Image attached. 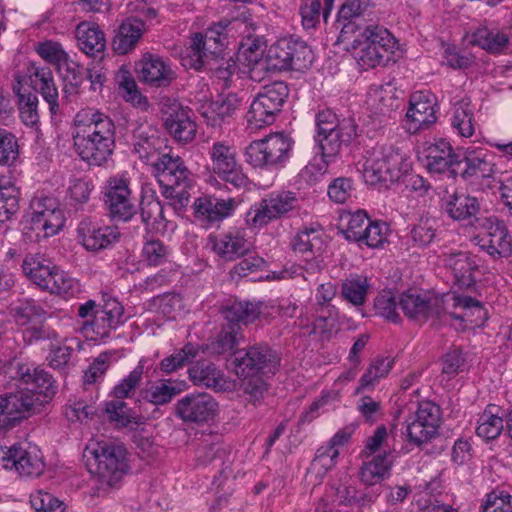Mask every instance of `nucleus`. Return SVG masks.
I'll return each mask as SVG.
<instances>
[{
	"instance_id": "obj_14",
	"label": "nucleus",
	"mask_w": 512,
	"mask_h": 512,
	"mask_svg": "<svg viewBox=\"0 0 512 512\" xmlns=\"http://www.w3.org/2000/svg\"><path fill=\"white\" fill-rule=\"evenodd\" d=\"M131 194L130 178L126 174H117L107 179L104 203L114 220L125 222L135 215L136 206Z\"/></svg>"
},
{
	"instance_id": "obj_58",
	"label": "nucleus",
	"mask_w": 512,
	"mask_h": 512,
	"mask_svg": "<svg viewBox=\"0 0 512 512\" xmlns=\"http://www.w3.org/2000/svg\"><path fill=\"white\" fill-rule=\"evenodd\" d=\"M18 96V106L22 122L27 126H34L39 121L37 110L38 98L31 92H21L20 86L14 87Z\"/></svg>"
},
{
	"instance_id": "obj_6",
	"label": "nucleus",
	"mask_w": 512,
	"mask_h": 512,
	"mask_svg": "<svg viewBox=\"0 0 512 512\" xmlns=\"http://www.w3.org/2000/svg\"><path fill=\"white\" fill-rule=\"evenodd\" d=\"M403 156L393 145L376 144L363 155V178L367 184L397 181L403 170Z\"/></svg>"
},
{
	"instance_id": "obj_18",
	"label": "nucleus",
	"mask_w": 512,
	"mask_h": 512,
	"mask_svg": "<svg viewBox=\"0 0 512 512\" xmlns=\"http://www.w3.org/2000/svg\"><path fill=\"white\" fill-rule=\"evenodd\" d=\"M116 127L113 120L94 109L79 111L74 118L73 139L95 137L115 144Z\"/></svg>"
},
{
	"instance_id": "obj_50",
	"label": "nucleus",
	"mask_w": 512,
	"mask_h": 512,
	"mask_svg": "<svg viewBox=\"0 0 512 512\" xmlns=\"http://www.w3.org/2000/svg\"><path fill=\"white\" fill-rule=\"evenodd\" d=\"M199 352V345L187 343L181 349L175 350L173 354L162 359L159 363V368L164 374H172L192 362Z\"/></svg>"
},
{
	"instance_id": "obj_21",
	"label": "nucleus",
	"mask_w": 512,
	"mask_h": 512,
	"mask_svg": "<svg viewBox=\"0 0 512 512\" xmlns=\"http://www.w3.org/2000/svg\"><path fill=\"white\" fill-rule=\"evenodd\" d=\"M77 235L86 250L99 251L117 242L120 233L117 227L102 226L97 221L86 218L79 223Z\"/></svg>"
},
{
	"instance_id": "obj_47",
	"label": "nucleus",
	"mask_w": 512,
	"mask_h": 512,
	"mask_svg": "<svg viewBox=\"0 0 512 512\" xmlns=\"http://www.w3.org/2000/svg\"><path fill=\"white\" fill-rule=\"evenodd\" d=\"M19 189L5 177L0 178V222H6L19 210Z\"/></svg>"
},
{
	"instance_id": "obj_9",
	"label": "nucleus",
	"mask_w": 512,
	"mask_h": 512,
	"mask_svg": "<svg viewBox=\"0 0 512 512\" xmlns=\"http://www.w3.org/2000/svg\"><path fill=\"white\" fill-rule=\"evenodd\" d=\"M209 157L212 171L218 178L236 189L250 188L251 181L243 172L233 145L226 141H216L209 149Z\"/></svg>"
},
{
	"instance_id": "obj_11",
	"label": "nucleus",
	"mask_w": 512,
	"mask_h": 512,
	"mask_svg": "<svg viewBox=\"0 0 512 512\" xmlns=\"http://www.w3.org/2000/svg\"><path fill=\"white\" fill-rule=\"evenodd\" d=\"M16 324L23 328V338L27 343L41 339H56L57 333L43 325L47 311L34 299L23 298L11 309Z\"/></svg>"
},
{
	"instance_id": "obj_23",
	"label": "nucleus",
	"mask_w": 512,
	"mask_h": 512,
	"mask_svg": "<svg viewBox=\"0 0 512 512\" xmlns=\"http://www.w3.org/2000/svg\"><path fill=\"white\" fill-rule=\"evenodd\" d=\"M209 244L219 257L227 261L244 256L252 247L251 242L246 238L245 230L237 228L219 235H211Z\"/></svg>"
},
{
	"instance_id": "obj_34",
	"label": "nucleus",
	"mask_w": 512,
	"mask_h": 512,
	"mask_svg": "<svg viewBox=\"0 0 512 512\" xmlns=\"http://www.w3.org/2000/svg\"><path fill=\"white\" fill-rule=\"evenodd\" d=\"M241 102L242 100L237 94L229 93L210 103L203 116L206 118L208 125L213 127L220 126L233 117L239 109Z\"/></svg>"
},
{
	"instance_id": "obj_37",
	"label": "nucleus",
	"mask_w": 512,
	"mask_h": 512,
	"mask_svg": "<svg viewBox=\"0 0 512 512\" xmlns=\"http://www.w3.org/2000/svg\"><path fill=\"white\" fill-rule=\"evenodd\" d=\"M503 411L494 404L488 405L479 415L476 434L478 437L489 441L496 439L503 431Z\"/></svg>"
},
{
	"instance_id": "obj_48",
	"label": "nucleus",
	"mask_w": 512,
	"mask_h": 512,
	"mask_svg": "<svg viewBox=\"0 0 512 512\" xmlns=\"http://www.w3.org/2000/svg\"><path fill=\"white\" fill-rule=\"evenodd\" d=\"M479 209L477 198L464 193L454 194L446 204L447 213L455 220L470 219Z\"/></svg>"
},
{
	"instance_id": "obj_53",
	"label": "nucleus",
	"mask_w": 512,
	"mask_h": 512,
	"mask_svg": "<svg viewBox=\"0 0 512 512\" xmlns=\"http://www.w3.org/2000/svg\"><path fill=\"white\" fill-rule=\"evenodd\" d=\"M277 114L278 112H276L273 107L256 96L246 115L248 127L251 129H259L270 125L274 122Z\"/></svg>"
},
{
	"instance_id": "obj_63",
	"label": "nucleus",
	"mask_w": 512,
	"mask_h": 512,
	"mask_svg": "<svg viewBox=\"0 0 512 512\" xmlns=\"http://www.w3.org/2000/svg\"><path fill=\"white\" fill-rule=\"evenodd\" d=\"M345 219H347L346 226L343 228L345 238L359 243L363 237L367 224L370 223L367 213L363 210H358L354 213L347 214ZM342 220H344V217Z\"/></svg>"
},
{
	"instance_id": "obj_39",
	"label": "nucleus",
	"mask_w": 512,
	"mask_h": 512,
	"mask_svg": "<svg viewBox=\"0 0 512 512\" xmlns=\"http://www.w3.org/2000/svg\"><path fill=\"white\" fill-rule=\"evenodd\" d=\"M368 104L376 114L381 115L397 109L400 106L397 89L391 83L372 87L368 94Z\"/></svg>"
},
{
	"instance_id": "obj_41",
	"label": "nucleus",
	"mask_w": 512,
	"mask_h": 512,
	"mask_svg": "<svg viewBox=\"0 0 512 512\" xmlns=\"http://www.w3.org/2000/svg\"><path fill=\"white\" fill-rule=\"evenodd\" d=\"M260 304L253 302H233L222 310L227 321L225 326H235L240 329V324L247 325L255 321L260 315Z\"/></svg>"
},
{
	"instance_id": "obj_30",
	"label": "nucleus",
	"mask_w": 512,
	"mask_h": 512,
	"mask_svg": "<svg viewBox=\"0 0 512 512\" xmlns=\"http://www.w3.org/2000/svg\"><path fill=\"white\" fill-rule=\"evenodd\" d=\"M74 147L82 160L90 165L101 166L113 154L115 144L92 136L74 139Z\"/></svg>"
},
{
	"instance_id": "obj_52",
	"label": "nucleus",
	"mask_w": 512,
	"mask_h": 512,
	"mask_svg": "<svg viewBox=\"0 0 512 512\" xmlns=\"http://www.w3.org/2000/svg\"><path fill=\"white\" fill-rule=\"evenodd\" d=\"M437 236V223L432 218H421L414 224L407 236L411 247L424 248L430 245Z\"/></svg>"
},
{
	"instance_id": "obj_13",
	"label": "nucleus",
	"mask_w": 512,
	"mask_h": 512,
	"mask_svg": "<svg viewBox=\"0 0 512 512\" xmlns=\"http://www.w3.org/2000/svg\"><path fill=\"white\" fill-rule=\"evenodd\" d=\"M441 410L431 401L418 404L414 415L406 421L405 436L408 443L417 447L430 442L438 435Z\"/></svg>"
},
{
	"instance_id": "obj_22",
	"label": "nucleus",
	"mask_w": 512,
	"mask_h": 512,
	"mask_svg": "<svg viewBox=\"0 0 512 512\" xmlns=\"http://www.w3.org/2000/svg\"><path fill=\"white\" fill-rule=\"evenodd\" d=\"M139 78L149 86L160 88L169 86L177 75L169 59L147 53L140 61Z\"/></svg>"
},
{
	"instance_id": "obj_56",
	"label": "nucleus",
	"mask_w": 512,
	"mask_h": 512,
	"mask_svg": "<svg viewBox=\"0 0 512 512\" xmlns=\"http://www.w3.org/2000/svg\"><path fill=\"white\" fill-rule=\"evenodd\" d=\"M144 367L145 360L141 359L137 366L114 386L112 395L123 400L133 397L143 379Z\"/></svg>"
},
{
	"instance_id": "obj_16",
	"label": "nucleus",
	"mask_w": 512,
	"mask_h": 512,
	"mask_svg": "<svg viewBox=\"0 0 512 512\" xmlns=\"http://www.w3.org/2000/svg\"><path fill=\"white\" fill-rule=\"evenodd\" d=\"M173 409L174 415L183 423L202 425L217 415L218 403L208 393L194 392L178 399Z\"/></svg>"
},
{
	"instance_id": "obj_36",
	"label": "nucleus",
	"mask_w": 512,
	"mask_h": 512,
	"mask_svg": "<svg viewBox=\"0 0 512 512\" xmlns=\"http://www.w3.org/2000/svg\"><path fill=\"white\" fill-rule=\"evenodd\" d=\"M323 233L319 227L304 226L291 239L292 250L304 255H316L323 249Z\"/></svg>"
},
{
	"instance_id": "obj_3",
	"label": "nucleus",
	"mask_w": 512,
	"mask_h": 512,
	"mask_svg": "<svg viewBox=\"0 0 512 512\" xmlns=\"http://www.w3.org/2000/svg\"><path fill=\"white\" fill-rule=\"evenodd\" d=\"M351 54L360 67L367 70L395 62L399 46L395 37L378 25H367L358 31L351 42Z\"/></svg>"
},
{
	"instance_id": "obj_42",
	"label": "nucleus",
	"mask_w": 512,
	"mask_h": 512,
	"mask_svg": "<svg viewBox=\"0 0 512 512\" xmlns=\"http://www.w3.org/2000/svg\"><path fill=\"white\" fill-rule=\"evenodd\" d=\"M183 389L172 379H163L141 390V397L153 405H166Z\"/></svg>"
},
{
	"instance_id": "obj_24",
	"label": "nucleus",
	"mask_w": 512,
	"mask_h": 512,
	"mask_svg": "<svg viewBox=\"0 0 512 512\" xmlns=\"http://www.w3.org/2000/svg\"><path fill=\"white\" fill-rule=\"evenodd\" d=\"M165 114V128L176 141L188 143L195 138L197 129L191 110L174 101Z\"/></svg>"
},
{
	"instance_id": "obj_12",
	"label": "nucleus",
	"mask_w": 512,
	"mask_h": 512,
	"mask_svg": "<svg viewBox=\"0 0 512 512\" xmlns=\"http://www.w3.org/2000/svg\"><path fill=\"white\" fill-rule=\"evenodd\" d=\"M64 221L63 211L59 208V203L55 198L32 199L27 223L37 238L54 236L63 227Z\"/></svg>"
},
{
	"instance_id": "obj_33",
	"label": "nucleus",
	"mask_w": 512,
	"mask_h": 512,
	"mask_svg": "<svg viewBox=\"0 0 512 512\" xmlns=\"http://www.w3.org/2000/svg\"><path fill=\"white\" fill-rule=\"evenodd\" d=\"M30 78L35 90L38 91L48 103L50 112L56 114L59 110V93L54 82L52 71L47 67H34L31 71Z\"/></svg>"
},
{
	"instance_id": "obj_7",
	"label": "nucleus",
	"mask_w": 512,
	"mask_h": 512,
	"mask_svg": "<svg viewBox=\"0 0 512 512\" xmlns=\"http://www.w3.org/2000/svg\"><path fill=\"white\" fill-rule=\"evenodd\" d=\"M272 69L302 71L311 66L314 55L311 48L297 38H282L272 44L266 55Z\"/></svg>"
},
{
	"instance_id": "obj_28",
	"label": "nucleus",
	"mask_w": 512,
	"mask_h": 512,
	"mask_svg": "<svg viewBox=\"0 0 512 512\" xmlns=\"http://www.w3.org/2000/svg\"><path fill=\"white\" fill-rule=\"evenodd\" d=\"M188 376L196 386H204L215 391H226L232 388V382L226 379L215 364L208 361L196 362L188 369Z\"/></svg>"
},
{
	"instance_id": "obj_59",
	"label": "nucleus",
	"mask_w": 512,
	"mask_h": 512,
	"mask_svg": "<svg viewBox=\"0 0 512 512\" xmlns=\"http://www.w3.org/2000/svg\"><path fill=\"white\" fill-rule=\"evenodd\" d=\"M117 81L119 84V89L121 90V94L127 102L132 103L136 107L147 109V98L139 92L135 80L127 71L121 72L117 76Z\"/></svg>"
},
{
	"instance_id": "obj_26",
	"label": "nucleus",
	"mask_w": 512,
	"mask_h": 512,
	"mask_svg": "<svg viewBox=\"0 0 512 512\" xmlns=\"http://www.w3.org/2000/svg\"><path fill=\"white\" fill-rule=\"evenodd\" d=\"M147 30L145 21L137 16L127 17L112 39V49L118 55L133 51Z\"/></svg>"
},
{
	"instance_id": "obj_8",
	"label": "nucleus",
	"mask_w": 512,
	"mask_h": 512,
	"mask_svg": "<svg viewBox=\"0 0 512 512\" xmlns=\"http://www.w3.org/2000/svg\"><path fill=\"white\" fill-rule=\"evenodd\" d=\"M292 144L291 138L284 133H273L252 141L244 155L247 163L255 168L276 166L289 158Z\"/></svg>"
},
{
	"instance_id": "obj_31",
	"label": "nucleus",
	"mask_w": 512,
	"mask_h": 512,
	"mask_svg": "<svg viewBox=\"0 0 512 512\" xmlns=\"http://www.w3.org/2000/svg\"><path fill=\"white\" fill-rule=\"evenodd\" d=\"M79 49L88 56H96L105 51L106 38L100 26L93 22L82 21L75 29Z\"/></svg>"
},
{
	"instance_id": "obj_46",
	"label": "nucleus",
	"mask_w": 512,
	"mask_h": 512,
	"mask_svg": "<svg viewBox=\"0 0 512 512\" xmlns=\"http://www.w3.org/2000/svg\"><path fill=\"white\" fill-rule=\"evenodd\" d=\"M491 158L492 156L484 151H479L477 153L470 154L464 160H461L462 165H464L465 167L463 169L460 167V172L464 177H490L495 169V165L492 162Z\"/></svg>"
},
{
	"instance_id": "obj_55",
	"label": "nucleus",
	"mask_w": 512,
	"mask_h": 512,
	"mask_svg": "<svg viewBox=\"0 0 512 512\" xmlns=\"http://www.w3.org/2000/svg\"><path fill=\"white\" fill-rule=\"evenodd\" d=\"M452 126L463 137H471L474 134L473 107L468 99L461 100L455 107L452 117Z\"/></svg>"
},
{
	"instance_id": "obj_60",
	"label": "nucleus",
	"mask_w": 512,
	"mask_h": 512,
	"mask_svg": "<svg viewBox=\"0 0 512 512\" xmlns=\"http://www.w3.org/2000/svg\"><path fill=\"white\" fill-rule=\"evenodd\" d=\"M288 95L289 89L287 84L282 81H275L265 85L258 93L257 97L269 104L279 113Z\"/></svg>"
},
{
	"instance_id": "obj_35",
	"label": "nucleus",
	"mask_w": 512,
	"mask_h": 512,
	"mask_svg": "<svg viewBox=\"0 0 512 512\" xmlns=\"http://www.w3.org/2000/svg\"><path fill=\"white\" fill-rule=\"evenodd\" d=\"M443 257L446 266L451 269L459 285L469 287L475 282L473 272L476 264L467 252L445 253Z\"/></svg>"
},
{
	"instance_id": "obj_4",
	"label": "nucleus",
	"mask_w": 512,
	"mask_h": 512,
	"mask_svg": "<svg viewBox=\"0 0 512 512\" xmlns=\"http://www.w3.org/2000/svg\"><path fill=\"white\" fill-rule=\"evenodd\" d=\"M151 165L163 196L171 201L175 209L186 207L194 179L182 158L171 152L164 153L151 162Z\"/></svg>"
},
{
	"instance_id": "obj_17",
	"label": "nucleus",
	"mask_w": 512,
	"mask_h": 512,
	"mask_svg": "<svg viewBox=\"0 0 512 512\" xmlns=\"http://www.w3.org/2000/svg\"><path fill=\"white\" fill-rule=\"evenodd\" d=\"M399 307L408 318L424 323L445 313V297L407 291L399 296Z\"/></svg>"
},
{
	"instance_id": "obj_10",
	"label": "nucleus",
	"mask_w": 512,
	"mask_h": 512,
	"mask_svg": "<svg viewBox=\"0 0 512 512\" xmlns=\"http://www.w3.org/2000/svg\"><path fill=\"white\" fill-rule=\"evenodd\" d=\"M233 364L240 377L274 374L280 365V357L267 344H256L235 351Z\"/></svg>"
},
{
	"instance_id": "obj_25",
	"label": "nucleus",
	"mask_w": 512,
	"mask_h": 512,
	"mask_svg": "<svg viewBox=\"0 0 512 512\" xmlns=\"http://www.w3.org/2000/svg\"><path fill=\"white\" fill-rule=\"evenodd\" d=\"M425 166L429 172L444 173L448 171L452 176L460 173L462 161L453 152L449 142L440 139L426 149Z\"/></svg>"
},
{
	"instance_id": "obj_45",
	"label": "nucleus",
	"mask_w": 512,
	"mask_h": 512,
	"mask_svg": "<svg viewBox=\"0 0 512 512\" xmlns=\"http://www.w3.org/2000/svg\"><path fill=\"white\" fill-rule=\"evenodd\" d=\"M391 466L392 457L390 454L377 455L361 467V481L367 485H374L389 475Z\"/></svg>"
},
{
	"instance_id": "obj_15",
	"label": "nucleus",
	"mask_w": 512,
	"mask_h": 512,
	"mask_svg": "<svg viewBox=\"0 0 512 512\" xmlns=\"http://www.w3.org/2000/svg\"><path fill=\"white\" fill-rule=\"evenodd\" d=\"M6 470H15L21 477H38L44 471V461L37 446L29 443H16L6 448L1 456Z\"/></svg>"
},
{
	"instance_id": "obj_20",
	"label": "nucleus",
	"mask_w": 512,
	"mask_h": 512,
	"mask_svg": "<svg viewBox=\"0 0 512 512\" xmlns=\"http://www.w3.org/2000/svg\"><path fill=\"white\" fill-rule=\"evenodd\" d=\"M436 120L435 101L432 94L422 91L413 93L406 113L405 128L407 132L415 134L428 128Z\"/></svg>"
},
{
	"instance_id": "obj_1",
	"label": "nucleus",
	"mask_w": 512,
	"mask_h": 512,
	"mask_svg": "<svg viewBox=\"0 0 512 512\" xmlns=\"http://www.w3.org/2000/svg\"><path fill=\"white\" fill-rule=\"evenodd\" d=\"M6 373L17 390L0 395V431L38 413L56 391L53 377L32 364L14 361Z\"/></svg>"
},
{
	"instance_id": "obj_2",
	"label": "nucleus",
	"mask_w": 512,
	"mask_h": 512,
	"mask_svg": "<svg viewBox=\"0 0 512 512\" xmlns=\"http://www.w3.org/2000/svg\"><path fill=\"white\" fill-rule=\"evenodd\" d=\"M244 21L240 18L221 20L207 29L205 34L195 33L183 58L185 65L195 70H207L217 79L230 86L237 64L231 58L223 56L224 41L232 30H239Z\"/></svg>"
},
{
	"instance_id": "obj_5",
	"label": "nucleus",
	"mask_w": 512,
	"mask_h": 512,
	"mask_svg": "<svg viewBox=\"0 0 512 512\" xmlns=\"http://www.w3.org/2000/svg\"><path fill=\"white\" fill-rule=\"evenodd\" d=\"M90 471L102 485L116 487L128 471V453L121 443L91 441L85 449Z\"/></svg>"
},
{
	"instance_id": "obj_62",
	"label": "nucleus",
	"mask_w": 512,
	"mask_h": 512,
	"mask_svg": "<svg viewBox=\"0 0 512 512\" xmlns=\"http://www.w3.org/2000/svg\"><path fill=\"white\" fill-rule=\"evenodd\" d=\"M266 198L277 220L293 211L298 204L296 194L291 191L272 192Z\"/></svg>"
},
{
	"instance_id": "obj_40",
	"label": "nucleus",
	"mask_w": 512,
	"mask_h": 512,
	"mask_svg": "<svg viewBox=\"0 0 512 512\" xmlns=\"http://www.w3.org/2000/svg\"><path fill=\"white\" fill-rule=\"evenodd\" d=\"M370 1L371 0H345L341 5L338 12L339 19L348 20V23L344 24L341 30L343 41L349 39V34L355 33L356 30L360 31L363 29L360 27L357 20L366 12L370 6Z\"/></svg>"
},
{
	"instance_id": "obj_38",
	"label": "nucleus",
	"mask_w": 512,
	"mask_h": 512,
	"mask_svg": "<svg viewBox=\"0 0 512 512\" xmlns=\"http://www.w3.org/2000/svg\"><path fill=\"white\" fill-rule=\"evenodd\" d=\"M54 265L40 253L27 254L22 262V271L33 284L42 289L51 275Z\"/></svg>"
},
{
	"instance_id": "obj_44",
	"label": "nucleus",
	"mask_w": 512,
	"mask_h": 512,
	"mask_svg": "<svg viewBox=\"0 0 512 512\" xmlns=\"http://www.w3.org/2000/svg\"><path fill=\"white\" fill-rule=\"evenodd\" d=\"M42 290L48 291L52 294L72 297L76 293L80 292V285L76 279L72 278L65 271L54 265V269Z\"/></svg>"
},
{
	"instance_id": "obj_19",
	"label": "nucleus",
	"mask_w": 512,
	"mask_h": 512,
	"mask_svg": "<svg viewBox=\"0 0 512 512\" xmlns=\"http://www.w3.org/2000/svg\"><path fill=\"white\" fill-rule=\"evenodd\" d=\"M484 230L474 237L476 245L493 257H506L511 253V239L505 224L497 219L486 218Z\"/></svg>"
},
{
	"instance_id": "obj_61",
	"label": "nucleus",
	"mask_w": 512,
	"mask_h": 512,
	"mask_svg": "<svg viewBox=\"0 0 512 512\" xmlns=\"http://www.w3.org/2000/svg\"><path fill=\"white\" fill-rule=\"evenodd\" d=\"M171 249L158 239L147 240L142 248V258L149 266H159L168 261Z\"/></svg>"
},
{
	"instance_id": "obj_32",
	"label": "nucleus",
	"mask_w": 512,
	"mask_h": 512,
	"mask_svg": "<svg viewBox=\"0 0 512 512\" xmlns=\"http://www.w3.org/2000/svg\"><path fill=\"white\" fill-rule=\"evenodd\" d=\"M465 38L469 44L478 46L492 54L502 53L509 43V37L506 33L486 26H481L473 32L467 33Z\"/></svg>"
},
{
	"instance_id": "obj_51",
	"label": "nucleus",
	"mask_w": 512,
	"mask_h": 512,
	"mask_svg": "<svg viewBox=\"0 0 512 512\" xmlns=\"http://www.w3.org/2000/svg\"><path fill=\"white\" fill-rule=\"evenodd\" d=\"M394 361L390 358L377 357L367 367L359 380L356 393L364 389L373 388L381 378L386 377L393 367Z\"/></svg>"
},
{
	"instance_id": "obj_57",
	"label": "nucleus",
	"mask_w": 512,
	"mask_h": 512,
	"mask_svg": "<svg viewBox=\"0 0 512 512\" xmlns=\"http://www.w3.org/2000/svg\"><path fill=\"white\" fill-rule=\"evenodd\" d=\"M276 220L266 196L254 203L245 215V222L251 228H262Z\"/></svg>"
},
{
	"instance_id": "obj_64",
	"label": "nucleus",
	"mask_w": 512,
	"mask_h": 512,
	"mask_svg": "<svg viewBox=\"0 0 512 512\" xmlns=\"http://www.w3.org/2000/svg\"><path fill=\"white\" fill-rule=\"evenodd\" d=\"M19 156V145L16 136L0 127V165L11 166Z\"/></svg>"
},
{
	"instance_id": "obj_54",
	"label": "nucleus",
	"mask_w": 512,
	"mask_h": 512,
	"mask_svg": "<svg viewBox=\"0 0 512 512\" xmlns=\"http://www.w3.org/2000/svg\"><path fill=\"white\" fill-rule=\"evenodd\" d=\"M453 301L454 307L463 309L462 314H451L454 318L475 325L483 321L485 311L478 300L470 296H453Z\"/></svg>"
},
{
	"instance_id": "obj_29",
	"label": "nucleus",
	"mask_w": 512,
	"mask_h": 512,
	"mask_svg": "<svg viewBox=\"0 0 512 512\" xmlns=\"http://www.w3.org/2000/svg\"><path fill=\"white\" fill-rule=\"evenodd\" d=\"M163 139L158 131L148 123L139 124L133 130L132 146L135 154L146 162H151L158 155Z\"/></svg>"
},
{
	"instance_id": "obj_43",
	"label": "nucleus",
	"mask_w": 512,
	"mask_h": 512,
	"mask_svg": "<svg viewBox=\"0 0 512 512\" xmlns=\"http://www.w3.org/2000/svg\"><path fill=\"white\" fill-rule=\"evenodd\" d=\"M141 218L147 227L157 233L164 234L168 230L169 222L164 215V208L157 198L152 196L143 198Z\"/></svg>"
},
{
	"instance_id": "obj_49",
	"label": "nucleus",
	"mask_w": 512,
	"mask_h": 512,
	"mask_svg": "<svg viewBox=\"0 0 512 512\" xmlns=\"http://www.w3.org/2000/svg\"><path fill=\"white\" fill-rule=\"evenodd\" d=\"M370 284L367 277L351 275L341 284V296L354 306H362L366 302Z\"/></svg>"
},
{
	"instance_id": "obj_27",
	"label": "nucleus",
	"mask_w": 512,
	"mask_h": 512,
	"mask_svg": "<svg viewBox=\"0 0 512 512\" xmlns=\"http://www.w3.org/2000/svg\"><path fill=\"white\" fill-rule=\"evenodd\" d=\"M194 214L198 221L212 225L229 217L235 209V200L219 199L214 196L197 198L194 202Z\"/></svg>"
}]
</instances>
